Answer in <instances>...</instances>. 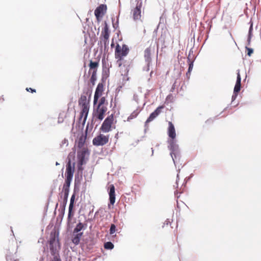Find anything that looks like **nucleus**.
<instances>
[{"label": "nucleus", "instance_id": "nucleus-2", "mask_svg": "<svg viewBox=\"0 0 261 261\" xmlns=\"http://www.w3.org/2000/svg\"><path fill=\"white\" fill-rule=\"evenodd\" d=\"M74 172V163L71 165V161L69 160L66 165V171L65 173L66 179L63 187V192H69L71 181L72 179Z\"/></svg>", "mask_w": 261, "mask_h": 261}, {"label": "nucleus", "instance_id": "nucleus-39", "mask_svg": "<svg viewBox=\"0 0 261 261\" xmlns=\"http://www.w3.org/2000/svg\"><path fill=\"white\" fill-rule=\"evenodd\" d=\"M75 199V195L73 194L71 197L70 203H74Z\"/></svg>", "mask_w": 261, "mask_h": 261}, {"label": "nucleus", "instance_id": "nucleus-30", "mask_svg": "<svg viewBox=\"0 0 261 261\" xmlns=\"http://www.w3.org/2000/svg\"><path fill=\"white\" fill-rule=\"evenodd\" d=\"M116 231V227L115 224H112L110 229V234H113Z\"/></svg>", "mask_w": 261, "mask_h": 261}, {"label": "nucleus", "instance_id": "nucleus-23", "mask_svg": "<svg viewBox=\"0 0 261 261\" xmlns=\"http://www.w3.org/2000/svg\"><path fill=\"white\" fill-rule=\"evenodd\" d=\"M57 246L59 247V244H49V249L52 255H55L58 251Z\"/></svg>", "mask_w": 261, "mask_h": 261}, {"label": "nucleus", "instance_id": "nucleus-3", "mask_svg": "<svg viewBox=\"0 0 261 261\" xmlns=\"http://www.w3.org/2000/svg\"><path fill=\"white\" fill-rule=\"evenodd\" d=\"M129 51V49L127 45L123 44L122 46L118 44L116 45L115 50V58L117 60V63L119 67L121 66L123 57L126 56Z\"/></svg>", "mask_w": 261, "mask_h": 261}, {"label": "nucleus", "instance_id": "nucleus-7", "mask_svg": "<svg viewBox=\"0 0 261 261\" xmlns=\"http://www.w3.org/2000/svg\"><path fill=\"white\" fill-rule=\"evenodd\" d=\"M114 121V115H109L103 121L100 130L103 133H108L111 130L112 125Z\"/></svg>", "mask_w": 261, "mask_h": 261}, {"label": "nucleus", "instance_id": "nucleus-37", "mask_svg": "<svg viewBox=\"0 0 261 261\" xmlns=\"http://www.w3.org/2000/svg\"><path fill=\"white\" fill-rule=\"evenodd\" d=\"M26 90L28 92H30L31 93L36 92V90L32 89L31 88H27Z\"/></svg>", "mask_w": 261, "mask_h": 261}, {"label": "nucleus", "instance_id": "nucleus-38", "mask_svg": "<svg viewBox=\"0 0 261 261\" xmlns=\"http://www.w3.org/2000/svg\"><path fill=\"white\" fill-rule=\"evenodd\" d=\"M51 261H61V259L58 256H55Z\"/></svg>", "mask_w": 261, "mask_h": 261}, {"label": "nucleus", "instance_id": "nucleus-36", "mask_svg": "<svg viewBox=\"0 0 261 261\" xmlns=\"http://www.w3.org/2000/svg\"><path fill=\"white\" fill-rule=\"evenodd\" d=\"M213 123V120L212 119H209L205 121V123L209 125Z\"/></svg>", "mask_w": 261, "mask_h": 261}, {"label": "nucleus", "instance_id": "nucleus-42", "mask_svg": "<svg viewBox=\"0 0 261 261\" xmlns=\"http://www.w3.org/2000/svg\"><path fill=\"white\" fill-rule=\"evenodd\" d=\"M113 45H114V44H113V43H112V44H111V46H113Z\"/></svg>", "mask_w": 261, "mask_h": 261}, {"label": "nucleus", "instance_id": "nucleus-19", "mask_svg": "<svg viewBox=\"0 0 261 261\" xmlns=\"http://www.w3.org/2000/svg\"><path fill=\"white\" fill-rule=\"evenodd\" d=\"M58 235V232L57 233L55 230L51 231L50 234L49 244H59Z\"/></svg>", "mask_w": 261, "mask_h": 261}, {"label": "nucleus", "instance_id": "nucleus-15", "mask_svg": "<svg viewBox=\"0 0 261 261\" xmlns=\"http://www.w3.org/2000/svg\"><path fill=\"white\" fill-rule=\"evenodd\" d=\"M101 35H102L103 38L104 45L106 46L109 43V38L110 36V32L107 24H106L103 30L101 32Z\"/></svg>", "mask_w": 261, "mask_h": 261}, {"label": "nucleus", "instance_id": "nucleus-24", "mask_svg": "<svg viewBox=\"0 0 261 261\" xmlns=\"http://www.w3.org/2000/svg\"><path fill=\"white\" fill-rule=\"evenodd\" d=\"M139 112L137 110L134 111L127 118V121H130L131 120L136 118L138 115Z\"/></svg>", "mask_w": 261, "mask_h": 261}, {"label": "nucleus", "instance_id": "nucleus-4", "mask_svg": "<svg viewBox=\"0 0 261 261\" xmlns=\"http://www.w3.org/2000/svg\"><path fill=\"white\" fill-rule=\"evenodd\" d=\"M155 45L151 44L149 47H147L144 51V57L146 63V71L150 70V66H152L151 56L154 53Z\"/></svg>", "mask_w": 261, "mask_h": 261}, {"label": "nucleus", "instance_id": "nucleus-40", "mask_svg": "<svg viewBox=\"0 0 261 261\" xmlns=\"http://www.w3.org/2000/svg\"><path fill=\"white\" fill-rule=\"evenodd\" d=\"M158 53V51H157V53ZM156 59H158V54H156Z\"/></svg>", "mask_w": 261, "mask_h": 261}, {"label": "nucleus", "instance_id": "nucleus-9", "mask_svg": "<svg viewBox=\"0 0 261 261\" xmlns=\"http://www.w3.org/2000/svg\"><path fill=\"white\" fill-rule=\"evenodd\" d=\"M142 6V1H137L135 8L132 10L133 16L134 20H138L141 19V9Z\"/></svg>", "mask_w": 261, "mask_h": 261}, {"label": "nucleus", "instance_id": "nucleus-21", "mask_svg": "<svg viewBox=\"0 0 261 261\" xmlns=\"http://www.w3.org/2000/svg\"><path fill=\"white\" fill-rule=\"evenodd\" d=\"M86 139V135H82L79 139L77 142V147L80 148H83Z\"/></svg>", "mask_w": 261, "mask_h": 261}, {"label": "nucleus", "instance_id": "nucleus-33", "mask_svg": "<svg viewBox=\"0 0 261 261\" xmlns=\"http://www.w3.org/2000/svg\"><path fill=\"white\" fill-rule=\"evenodd\" d=\"M67 200H65V199H63V202H62V210H63V213H64V211H65V207H66V204H67Z\"/></svg>", "mask_w": 261, "mask_h": 261}, {"label": "nucleus", "instance_id": "nucleus-20", "mask_svg": "<svg viewBox=\"0 0 261 261\" xmlns=\"http://www.w3.org/2000/svg\"><path fill=\"white\" fill-rule=\"evenodd\" d=\"M83 234V232H77L74 236V237L72 239V242L75 245L79 244L80 242L81 238Z\"/></svg>", "mask_w": 261, "mask_h": 261}, {"label": "nucleus", "instance_id": "nucleus-10", "mask_svg": "<svg viewBox=\"0 0 261 261\" xmlns=\"http://www.w3.org/2000/svg\"><path fill=\"white\" fill-rule=\"evenodd\" d=\"M104 91V86L103 84L101 83H98L94 93V100H93V104L95 105L97 102L99 98L102 95L103 92Z\"/></svg>", "mask_w": 261, "mask_h": 261}, {"label": "nucleus", "instance_id": "nucleus-17", "mask_svg": "<svg viewBox=\"0 0 261 261\" xmlns=\"http://www.w3.org/2000/svg\"><path fill=\"white\" fill-rule=\"evenodd\" d=\"M241 77L240 74V70H238L237 71V78L236 83L234 88L233 93L236 95H237L238 93L240 92L241 87Z\"/></svg>", "mask_w": 261, "mask_h": 261}, {"label": "nucleus", "instance_id": "nucleus-18", "mask_svg": "<svg viewBox=\"0 0 261 261\" xmlns=\"http://www.w3.org/2000/svg\"><path fill=\"white\" fill-rule=\"evenodd\" d=\"M109 194L110 204L113 205L115 202V187L113 185H111L110 186Z\"/></svg>", "mask_w": 261, "mask_h": 261}, {"label": "nucleus", "instance_id": "nucleus-22", "mask_svg": "<svg viewBox=\"0 0 261 261\" xmlns=\"http://www.w3.org/2000/svg\"><path fill=\"white\" fill-rule=\"evenodd\" d=\"M73 206H74V203H70V204L69 206L68 215V221H70L71 220V218L74 215V213L72 212Z\"/></svg>", "mask_w": 261, "mask_h": 261}, {"label": "nucleus", "instance_id": "nucleus-35", "mask_svg": "<svg viewBox=\"0 0 261 261\" xmlns=\"http://www.w3.org/2000/svg\"><path fill=\"white\" fill-rule=\"evenodd\" d=\"M64 193V198L63 199L65 200L68 199L69 192H63Z\"/></svg>", "mask_w": 261, "mask_h": 261}, {"label": "nucleus", "instance_id": "nucleus-29", "mask_svg": "<svg viewBox=\"0 0 261 261\" xmlns=\"http://www.w3.org/2000/svg\"><path fill=\"white\" fill-rule=\"evenodd\" d=\"M65 117V115L64 113H60L59 115L58 122L59 123H62L64 121V119Z\"/></svg>", "mask_w": 261, "mask_h": 261}, {"label": "nucleus", "instance_id": "nucleus-8", "mask_svg": "<svg viewBox=\"0 0 261 261\" xmlns=\"http://www.w3.org/2000/svg\"><path fill=\"white\" fill-rule=\"evenodd\" d=\"M88 153V150L86 148H83L81 150L77 151V157L79 170H82V166L85 163V159L86 154Z\"/></svg>", "mask_w": 261, "mask_h": 261}, {"label": "nucleus", "instance_id": "nucleus-13", "mask_svg": "<svg viewBox=\"0 0 261 261\" xmlns=\"http://www.w3.org/2000/svg\"><path fill=\"white\" fill-rule=\"evenodd\" d=\"M164 106L158 107L153 112L150 114V116L146 121V123H149L161 113L162 110L164 109Z\"/></svg>", "mask_w": 261, "mask_h": 261}, {"label": "nucleus", "instance_id": "nucleus-32", "mask_svg": "<svg viewBox=\"0 0 261 261\" xmlns=\"http://www.w3.org/2000/svg\"><path fill=\"white\" fill-rule=\"evenodd\" d=\"M96 80V74H91V78H90V82L91 83V84H92V85H95V82Z\"/></svg>", "mask_w": 261, "mask_h": 261}, {"label": "nucleus", "instance_id": "nucleus-14", "mask_svg": "<svg viewBox=\"0 0 261 261\" xmlns=\"http://www.w3.org/2000/svg\"><path fill=\"white\" fill-rule=\"evenodd\" d=\"M98 66L99 61H93L92 60H90L89 65V73L91 74H96Z\"/></svg>", "mask_w": 261, "mask_h": 261}, {"label": "nucleus", "instance_id": "nucleus-16", "mask_svg": "<svg viewBox=\"0 0 261 261\" xmlns=\"http://www.w3.org/2000/svg\"><path fill=\"white\" fill-rule=\"evenodd\" d=\"M168 135L171 139L175 140L176 138L175 129L173 124L169 121L168 122Z\"/></svg>", "mask_w": 261, "mask_h": 261}, {"label": "nucleus", "instance_id": "nucleus-28", "mask_svg": "<svg viewBox=\"0 0 261 261\" xmlns=\"http://www.w3.org/2000/svg\"><path fill=\"white\" fill-rule=\"evenodd\" d=\"M253 30V27L252 24L250 27L249 30V35L248 37V45H250V42H251V35H252V31Z\"/></svg>", "mask_w": 261, "mask_h": 261}, {"label": "nucleus", "instance_id": "nucleus-34", "mask_svg": "<svg viewBox=\"0 0 261 261\" xmlns=\"http://www.w3.org/2000/svg\"><path fill=\"white\" fill-rule=\"evenodd\" d=\"M193 62H191L189 64V69H188V73H190V72L192 71V70L193 69Z\"/></svg>", "mask_w": 261, "mask_h": 261}, {"label": "nucleus", "instance_id": "nucleus-25", "mask_svg": "<svg viewBox=\"0 0 261 261\" xmlns=\"http://www.w3.org/2000/svg\"><path fill=\"white\" fill-rule=\"evenodd\" d=\"M84 228V224L79 222L76 226L75 228L73 230V233L80 232V231L82 230Z\"/></svg>", "mask_w": 261, "mask_h": 261}, {"label": "nucleus", "instance_id": "nucleus-26", "mask_svg": "<svg viewBox=\"0 0 261 261\" xmlns=\"http://www.w3.org/2000/svg\"><path fill=\"white\" fill-rule=\"evenodd\" d=\"M107 105H108V102L106 100V98L104 96L101 97V98L100 99V100L99 101L98 106H102V107H105V106L107 107Z\"/></svg>", "mask_w": 261, "mask_h": 261}, {"label": "nucleus", "instance_id": "nucleus-5", "mask_svg": "<svg viewBox=\"0 0 261 261\" xmlns=\"http://www.w3.org/2000/svg\"><path fill=\"white\" fill-rule=\"evenodd\" d=\"M169 149L171 151L170 155L174 163L175 164L179 161V154L178 145L175 143L174 140L171 139L169 141Z\"/></svg>", "mask_w": 261, "mask_h": 261}, {"label": "nucleus", "instance_id": "nucleus-27", "mask_svg": "<svg viewBox=\"0 0 261 261\" xmlns=\"http://www.w3.org/2000/svg\"><path fill=\"white\" fill-rule=\"evenodd\" d=\"M114 245L111 242H107L104 244V248L106 249H110L111 250L114 248Z\"/></svg>", "mask_w": 261, "mask_h": 261}, {"label": "nucleus", "instance_id": "nucleus-6", "mask_svg": "<svg viewBox=\"0 0 261 261\" xmlns=\"http://www.w3.org/2000/svg\"><path fill=\"white\" fill-rule=\"evenodd\" d=\"M109 135H105L103 134H100L93 138L92 143L96 146H103L107 144L109 142Z\"/></svg>", "mask_w": 261, "mask_h": 261}, {"label": "nucleus", "instance_id": "nucleus-41", "mask_svg": "<svg viewBox=\"0 0 261 261\" xmlns=\"http://www.w3.org/2000/svg\"><path fill=\"white\" fill-rule=\"evenodd\" d=\"M56 165H59V163L58 162H56Z\"/></svg>", "mask_w": 261, "mask_h": 261}, {"label": "nucleus", "instance_id": "nucleus-1", "mask_svg": "<svg viewBox=\"0 0 261 261\" xmlns=\"http://www.w3.org/2000/svg\"><path fill=\"white\" fill-rule=\"evenodd\" d=\"M79 105L81 109L80 122L84 125L86 121L90 109V97L88 99L86 95H82L79 99Z\"/></svg>", "mask_w": 261, "mask_h": 261}, {"label": "nucleus", "instance_id": "nucleus-31", "mask_svg": "<svg viewBox=\"0 0 261 261\" xmlns=\"http://www.w3.org/2000/svg\"><path fill=\"white\" fill-rule=\"evenodd\" d=\"M246 50L247 51V54L248 56L250 57L253 53V49L251 48H249L247 46L245 47Z\"/></svg>", "mask_w": 261, "mask_h": 261}, {"label": "nucleus", "instance_id": "nucleus-11", "mask_svg": "<svg viewBox=\"0 0 261 261\" xmlns=\"http://www.w3.org/2000/svg\"><path fill=\"white\" fill-rule=\"evenodd\" d=\"M107 107H102L97 106L96 111L94 113V116L99 120H102L105 117V114L107 111Z\"/></svg>", "mask_w": 261, "mask_h": 261}, {"label": "nucleus", "instance_id": "nucleus-12", "mask_svg": "<svg viewBox=\"0 0 261 261\" xmlns=\"http://www.w3.org/2000/svg\"><path fill=\"white\" fill-rule=\"evenodd\" d=\"M107 9V6L104 4L100 5L96 8L94 11V14L96 19L99 20L100 18L102 17Z\"/></svg>", "mask_w": 261, "mask_h": 261}]
</instances>
